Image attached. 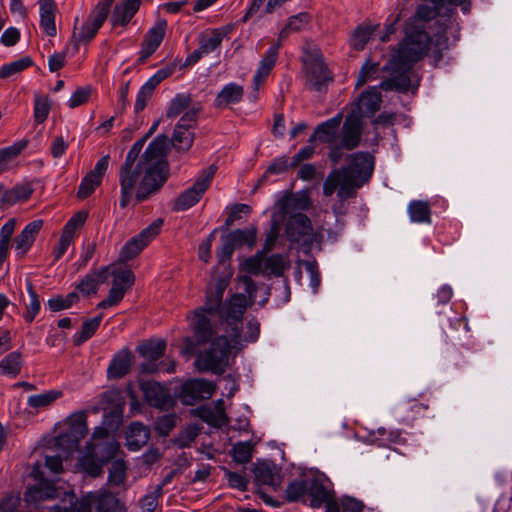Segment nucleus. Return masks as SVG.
Listing matches in <instances>:
<instances>
[{
	"label": "nucleus",
	"mask_w": 512,
	"mask_h": 512,
	"mask_svg": "<svg viewBox=\"0 0 512 512\" xmlns=\"http://www.w3.org/2000/svg\"><path fill=\"white\" fill-rule=\"evenodd\" d=\"M146 141L147 138L144 136L132 145L120 168V206L122 208L129 204L133 195L137 201L146 200L159 191L168 178V165L165 161L167 136L158 135L137 160Z\"/></svg>",
	"instance_id": "f257e3e1"
},
{
	"label": "nucleus",
	"mask_w": 512,
	"mask_h": 512,
	"mask_svg": "<svg viewBox=\"0 0 512 512\" xmlns=\"http://www.w3.org/2000/svg\"><path fill=\"white\" fill-rule=\"evenodd\" d=\"M146 141L147 138L144 136L132 145L120 168V206L122 208L129 204L133 195L137 201L146 200L159 191L168 178V165L165 161L167 136L158 135L137 160Z\"/></svg>",
	"instance_id": "f03ea898"
},
{
	"label": "nucleus",
	"mask_w": 512,
	"mask_h": 512,
	"mask_svg": "<svg viewBox=\"0 0 512 512\" xmlns=\"http://www.w3.org/2000/svg\"><path fill=\"white\" fill-rule=\"evenodd\" d=\"M448 39L440 34L432 41L423 29L407 28L405 38L400 42L398 50L392 55L386 70L392 71V76L383 80L380 88L383 90L407 91L410 85L408 71L413 64L432 49L434 59L442 58L441 51L447 48Z\"/></svg>",
	"instance_id": "7ed1b4c3"
},
{
	"label": "nucleus",
	"mask_w": 512,
	"mask_h": 512,
	"mask_svg": "<svg viewBox=\"0 0 512 512\" xmlns=\"http://www.w3.org/2000/svg\"><path fill=\"white\" fill-rule=\"evenodd\" d=\"M374 159L370 153L360 152L350 156L347 167L332 170L323 183L324 196H331L338 189V195L353 197L372 175Z\"/></svg>",
	"instance_id": "20e7f679"
},
{
	"label": "nucleus",
	"mask_w": 512,
	"mask_h": 512,
	"mask_svg": "<svg viewBox=\"0 0 512 512\" xmlns=\"http://www.w3.org/2000/svg\"><path fill=\"white\" fill-rule=\"evenodd\" d=\"M65 499L70 504L69 508L54 506L50 512H91L92 505H95L96 512H125L115 495L105 490L88 493L81 500L74 493H65Z\"/></svg>",
	"instance_id": "39448f33"
},
{
	"label": "nucleus",
	"mask_w": 512,
	"mask_h": 512,
	"mask_svg": "<svg viewBox=\"0 0 512 512\" xmlns=\"http://www.w3.org/2000/svg\"><path fill=\"white\" fill-rule=\"evenodd\" d=\"M233 350L236 348L227 335L217 337L210 349L197 356L195 365L199 371L221 374L228 366L229 356Z\"/></svg>",
	"instance_id": "423d86ee"
},
{
	"label": "nucleus",
	"mask_w": 512,
	"mask_h": 512,
	"mask_svg": "<svg viewBox=\"0 0 512 512\" xmlns=\"http://www.w3.org/2000/svg\"><path fill=\"white\" fill-rule=\"evenodd\" d=\"M86 413L79 411L72 413L63 422L66 431L56 437V444L68 452H75L78 449L79 441L87 434Z\"/></svg>",
	"instance_id": "0eeeda50"
},
{
	"label": "nucleus",
	"mask_w": 512,
	"mask_h": 512,
	"mask_svg": "<svg viewBox=\"0 0 512 512\" xmlns=\"http://www.w3.org/2000/svg\"><path fill=\"white\" fill-rule=\"evenodd\" d=\"M215 173L216 167L213 165L204 170L195 183L175 199L173 210L185 211L196 205L209 188Z\"/></svg>",
	"instance_id": "6e6552de"
},
{
	"label": "nucleus",
	"mask_w": 512,
	"mask_h": 512,
	"mask_svg": "<svg viewBox=\"0 0 512 512\" xmlns=\"http://www.w3.org/2000/svg\"><path fill=\"white\" fill-rule=\"evenodd\" d=\"M162 219H156L138 235L130 239L120 251V259L128 261L137 256L161 231Z\"/></svg>",
	"instance_id": "1a4fd4ad"
},
{
	"label": "nucleus",
	"mask_w": 512,
	"mask_h": 512,
	"mask_svg": "<svg viewBox=\"0 0 512 512\" xmlns=\"http://www.w3.org/2000/svg\"><path fill=\"white\" fill-rule=\"evenodd\" d=\"M166 349V342L163 340L147 341L137 347L138 353L145 359L141 364L140 370L143 373H156L162 370L172 372L174 365L164 369L158 360L164 355Z\"/></svg>",
	"instance_id": "9d476101"
},
{
	"label": "nucleus",
	"mask_w": 512,
	"mask_h": 512,
	"mask_svg": "<svg viewBox=\"0 0 512 512\" xmlns=\"http://www.w3.org/2000/svg\"><path fill=\"white\" fill-rule=\"evenodd\" d=\"M198 111V108L189 109L178 121L172 137V144L176 149L187 151L191 148L194 141L192 128L196 125Z\"/></svg>",
	"instance_id": "9b49d317"
},
{
	"label": "nucleus",
	"mask_w": 512,
	"mask_h": 512,
	"mask_svg": "<svg viewBox=\"0 0 512 512\" xmlns=\"http://www.w3.org/2000/svg\"><path fill=\"white\" fill-rule=\"evenodd\" d=\"M252 303L245 294L236 293L225 303L221 311V318L225 325L227 335L232 327L242 325L243 315Z\"/></svg>",
	"instance_id": "f8f14e48"
},
{
	"label": "nucleus",
	"mask_w": 512,
	"mask_h": 512,
	"mask_svg": "<svg viewBox=\"0 0 512 512\" xmlns=\"http://www.w3.org/2000/svg\"><path fill=\"white\" fill-rule=\"evenodd\" d=\"M304 64L309 86L316 91H321L331 80L322 56L315 50L312 54L305 56Z\"/></svg>",
	"instance_id": "ddd939ff"
},
{
	"label": "nucleus",
	"mask_w": 512,
	"mask_h": 512,
	"mask_svg": "<svg viewBox=\"0 0 512 512\" xmlns=\"http://www.w3.org/2000/svg\"><path fill=\"white\" fill-rule=\"evenodd\" d=\"M142 0H120L118 1L111 12L110 24L112 28H125L128 26L132 18L138 12Z\"/></svg>",
	"instance_id": "4468645a"
},
{
	"label": "nucleus",
	"mask_w": 512,
	"mask_h": 512,
	"mask_svg": "<svg viewBox=\"0 0 512 512\" xmlns=\"http://www.w3.org/2000/svg\"><path fill=\"white\" fill-rule=\"evenodd\" d=\"M382 95L378 87H368L356 102V110L352 114L361 117H372L380 108Z\"/></svg>",
	"instance_id": "2eb2a0df"
},
{
	"label": "nucleus",
	"mask_w": 512,
	"mask_h": 512,
	"mask_svg": "<svg viewBox=\"0 0 512 512\" xmlns=\"http://www.w3.org/2000/svg\"><path fill=\"white\" fill-rule=\"evenodd\" d=\"M215 391L212 382L203 379H192L182 385V398L187 404H193L199 399L210 398Z\"/></svg>",
	"instance_id": "dca6fc26"
},
{
	"label": "nucleus",
	"mask_w": 512,
	"mask_h": 512,
	"mask_svg": "<svg viewBox=\"0 0 512 512\" xmlns=\"http://www.w3.org/2000/svg\"><path fill=\"white\" fill-rule=\"evenodd\" d=\"M308 501L312 508H319L325 501L333 496V489L328 479L323 476H315L308 479Z\"/></svg>",
	"instance_id": "f3484780"
},
{
	"label": "nucleus",
	"mask_w": 512,
	"mask_h": 512,
	"mask_svg": "<svg viewBox=\"0 0 512 512\" xmlns=\"http://www.w3.org/2000/svg\"><path fill=\"white\" fill-rule=\"evenodd\" d=\"M167 29L166 20H158L146 33L139 51L140 60L151 56L162 43Z\"/></svg>",
	"instance_id": "a211bd4d"
},
{
	"label": "nucleus",
	"mask_w": 512,
	"mask_h": 512,
	"mask_svg": "<svg viewBox=\"0 0 512 512\" xmlns=\"http://www.w3.org/2000/svg\"><path fill=\"white\" fill-rule=\"evenodd\" d=\"M43 221L40 219L29 222L16 236L14 249L19 257H23L32 247L37 235L42 229Z\"/></svg>",
	"instance_id": "6ab92c4d"
},
{
	"label": "nucleus",
	"mask_w": 512,
	"mask_h": 512,
	"mask_svg": "<svg viewBox=\"0 0 512 512\" xmlns=\"http://www.w3.org/2000/svg\"><path fill=\"white\" fill-rule=\"evenodd\" d=\"M427 409V404L419 403L416 400H404L396 405L394 413L400 423L412 425L416 419L425 414Z\"/></svg>",
	"instance_id": "aec40b11"
},
{
	"label": "nucleus",
	"mask_w": 512,
	"mask_h": 512,
	"mask_svg": "<svg viewBox=\"0 0 512 512\" xmlns=\"http://www.w3.org/2000/svg\"><path fill=\"white\" fill-rule=\"evenodd\" d=\"M312 231L313 228L310 219L302 213L293 214L286 224V235L294 242H298L305 237H310Z\"/></svg>",
	"instance_id": "412c9836"
},
{
	"label": "nucleus",
	"mask_w": 512,
	"mask_h": 512,
	"mask_svg": "<svg viewBox=\"0 0 512 512\" xmlns=\"http://www.w3.org/2000/svg\"><path fill=\"white\" fill-rule=\"evenodd\" d=\"M362 134V121L356 114L346 117L342 129V146L352 150L358 146Z\"/></svg>",
	"instance_id": "4be33fe9"
},
{
	"label": "nucleus",
	"mask_w": 512,
	"mask_h": 512,
	"mask_svg": "<svg viewBox=\"0 0 512 512\" xmlns=\"http://www.w3.org/2000/svg\"><path fill=\"white\" fill-rule=\"evenodd\" d=\"M260 334V325L257 320L251 319L246 326V333L242 334L241 325L232 327V331L227 335L233 343L236 351L242 349L247 343L255 342Z\"/></svg>",
	"instance_id": "5701e85b"
},
{
	"label": "nucleus",
	"mask_w": 512,
	"mask_h": 512,
	"mask_svg": "<svg viewBox=\"0 0 512 512\" xmlns=\"http://www.w3.org/2000/svg\"><path fill=\"white\" fill-rule=\"evenodd\" d=\"M140 389L146 401L157 408H163L169 401L168 391L158 382L140 381Z\"/></svg>",
	"instance_id": "b1692460"
},
{
	"label": "nucleus",
	"mask_w": 512,
	"mask_h": 512,
	"mask_svg": "<svg viewBox=\"0 0 512 512\" xmlns=\"http://www.w3.org/2000/svg\"><path fill=\"white\" fill-rule=\"evenodd\" d=\"M40 28L50 37L57 34L55 23L57 4L54 0H39Z\"/></svg>",
	"instance_id": "393cba45"
},
{
	"label": "nucleus",
	"mask_w": 512,
	"mask_h": 512,
	"mask_svg": "<svg viewBox=\"0 0 512 512\" xmlns=\"http://www.w3.org/2000/svg\"><path fill=\"white\" fill-rule=\"evenodd\" d=\"M280 46V42L272 45L261 59L259 67L253 76V84L255 90L259 89V86L265 81L266 77L274 67L278 58V51Z\"/></svg>",
	"instance_id": "a878e982"
},
{
	"label": "nucleus",
	"mask_w": 512,
	"mask_h": 512,
	"mask_svg": "<svg viewBox=\"0 0 512 512\" xmlns=\"http://www.w3.org/2000/svg\"><path fill=\"white\" fill-rule=\"evenodd\" d=\"M229 31L230 29L228 27H220L201 32L198 38L201 51L208 55L218 49L223 39L227 37Z\"/></svg>",
	"instance_id": "bb28decb"
},
{
	"label": "nucleus",
	"mask_w": 512,
	"mask_h": 512,
	"mask_svg": "<svg viewBox=\"0 0 512 512\" xmlns=\"http://www.w3.org/2000/svg\"><path fill=\"white\" fill-rule=\"evenodd\" d=\"M133 355L128 349L118 352L111 360L107 374L109 378L119 379L125 376L131 368Z\"/></svg>",
	"instance_id": "cd10ccee"
},
{
	"label": "nucleus",
	"mask_w": 512,
	"mask_h": 512,
	"mask_svg": "<svg viewBox=\"0 0 512 512\" xmlns=\"http://www.w3.org/2000/svg\"><path fill=\"white\" fill-rule=\"evenodd\" d=\"M150 431L142 423L133 422L126 431V445L131 451H138L149 440Z\"/></svg>",
	"instance_id": "c85d7f7f"
},
{
	"label": "nucleus",
	"mask_w": 512,
	"mask_h": 512,
	"mask_svg": "<svg viewBox=\"0 0 512 512\" xmlns=\"http://www.w3.org/2000/svg\"><path fill=\"white\" fill-rule=\"evenodd\" d=\"M243 94V86L233 82L228 83L217 94L214 105L216 108H225L229 105L237 104L241 101Z\"/></svg>",
	"instance_id": "c756f323"
},
{
	"label": "nucleus",
	"mask_w": 512,
	"mask_h": 512,
	"mask_svg": "<svg viewBox=\"0 0 512 512\" xmlns=\"http://www.w3.org/2000/svg\"><path fill=\"white\" fill-rule=\"evenodd\" d=\"M205 307L196 309L190 319L191 327L200 341L207 340L211 335L210 319L207 314H210Z\"/></svg>",
	"instance_id": "7c9ffc66"
},
{
	"label": "nucleus",
	"mask_w": 512,
	"mask_h": 512,
	"mask_svg": "<svg viewBox=\"0 0 512 512\" xmlns=\"http://www.w3.org/2000/svg\"><path fill=\"white\" fill-rule=\"evenodd\" d=\"M63 396V392L57 389H51L39 394L30 395L27 398V405L35 411H40L52 406Z\"/></svg>",
	"instance_id": "2f4dec72"
},
{
	"label": "nucleus",
	"mask_w": 512,
	"mask_h": 512,
	"mask_svg": "<svg viewBox=\"0 0 512 512\" xmlns=\"http://www.w3.org/2000/svg\"><path fill=\"white\" fill-rule=\"evenodd\" d=\"M341 123V117L336 116L321 123L311 135L309 142H313L318 138L321 142L332 143L335 140L337 130Z\"/></svg>",
	"instance_id": "473e14b6"
},
{
	"label": "nucleus",
	"mask_w": 512,
	"mask_h": 512,
	"mask_svg": "<svg viewBox=\"0 0 512 512\" xmlns=\"http://www.w3.org/2000/svg\"><path fill=\"white\" fill-rule=\"evenodd\" d=\"M310 15L302 12L288 18L285 26L280 30L278 42L282 43L291 33L300 32L305 29L310 22Z\"/></svg>",
	"instance_id": "72a5a7b5"
},
{
	"label": "nucleus",
	"mask_w": 512,
	"mask_h": 512,
	"mask_svg": "<svg viewBox=\"0 0 512 512\" xmlns=\"http://www.w3.org/2000/svg\"><path fill=\"white\" fill-rule=\"evenodd\" d=\"M55 497H57V491L54 485L47 482L29 487L25 492V500L28 503H36L37 501L53 499Z\"/></svg>",
	"instance_id": "f704fd0d"
},
{
	"label": "nucleus",
	"mask_w": 512,
	"mask_h": 512,
	"mask_svg": "<svg viewBox=\"0 0 512 512\" xmlns=\"http://www.w3.org/2000/svg\"><path fill=\"white\" fill-rule=\"evenodd\" d=\"M109 267L103 268L101 271L87 274L77 285V289L86 295L96 293L100 284L107 279V271Z\"/></svg>",
	"instance_id": "c9c22d12"
},
{
	"label": "nucleus",
	"mask_w": 512,
	"mask_h": 512,
	"mask_svg": "<svg viewBox=\"0 0 512 512\" xmlns=\"http://www.w3.org/2000/svg\"><path fill=\"white\" fill-rule=\"evenodd\" d=\"M22 355L17 352H11L0 361V375L8 378H15L21 372Z\"/></svg>",
	"instance_id": "e433bc0d"
},
{
	"label": "nucleus",
	"mask_w": 512,
	"mask_h": 512,
	"mask_svg": "<svg viewBox=\"0 0 512 512\" xmlns=\"http://www.w3.org/2000/svg\"><path fill=\"white\" fill-rule=\"evenodd\" d=\"M379 25L363 24L359 25L350 37V44L355 50H363L371 36Z\"/></svg>",
	"instance_id": "4c0bfd02"
},
{
	"label": "nucleus",
	"mask_w": 512,
	"mask_h": 512,
	"mask_svg": "<svg viewBox=\"0 0 512 512\" xmlns=\"http://www.w3.org/2000/svg\"><path fill=\"white\" fill-rule=\"evenodd\" d=\"M31 194L32 189L29 185H16L2 194L1 201L4 205H14L26 201Z\"/></svg>",
	"instance_id": "58836bf2"
},
{
	"label": "nucleus",
	"mask_w": 512,
	"mask_h": 512,
	"mask_svg": "<svg viewBox=\"0 0 512 512\" xmlns=\"http://www.w3.org/2000/svg\"><path fill=\"white\" fill-rule=\"evenodd\" d=\"M230 241L234 243L236 247L246 245L253 247L257 239V228L251 226L246 229H235L228 233Z\"/></svg>",
	"instance_id": "ea45409f"
},
{
	"label": "nucleus",
	"mask_w": 512,
	"mask_h": 512,
	"mask_svg": "<svg viewBox=\"0 0 512 512\" xmlns=\"http://www.w3.org/2000/svg\"><path fill=\"white\" fill-rule=\"evenodd\" d=\"M113 276L112 286L121 289L124 293L134 284L135 277L131 270L122 267H111Z\"/></svg>",
	"instance_id": "a19ab883"
},
{
	"label": "nucleus",
	"mask_w": 512,
	"mask_h": 512,
	"mask_svg": "<svg viewBox=\"0 0 512 512\" xmlns=\"http://www.w3.org/2000/svg\"><path fill=\"white\" fill-rule=\"evenodd\" d=\"M408 213L412 222L427 224L431 222V211L427 202H410L408 205Z\"/></svg>",
	"instance_id": "79ce46f5"
},
{
	"label": "nucleus",
	"mask_w": 512,
	"mask_h": 512,
	"mask_svg": "<svg viewBox=\"0 0 512 512\" xmlns=\"http://www.w3.org/2000/svg\"><path fill=\"white\" fill-rule=\"evenodd\" d=\"M191 97L185 93H179L174 96L170 101L166 115L168 118H176L182 112H186L193 107H190Z\"/></svg>",
	"instance_id": "37998d69"
},
{
	"label": "nucleus",
	"mask_w": 512,
	"mask_h": 512,
	"mask_svg": "<svg viewBox=\"0 0 512 512\" xmlns=\"http://www.w3.org/2000/svg\"><path fill=\"white\" fill-rule=\"evenodd\" d=\"M308 479H298L294 480L286 488V497L289 501L295 502L299 500H304L305 497L308 498Z\"/></svg>",
	"instance_id": "c03bdc74"
},
{
	"label": "nucleus",
	"mask_w": 512,
	"mask_h": 512,
	"mask_svg": "<svg viewBox=\"0 0 512 512\" xmlns=\"http://www.w3.org/2000/svg\"><path fill=\"white\" fill-rule=\"evenodd\" d=\"M287 268L285 259L278 254L264 257V275L280 277Z\"/></svg>",
	"instance_id": "a18cd8bd"
},
{
	"label": "nucleus",
	"mask_w": 512,
	"mask_h": 512,
	"mask_svg": "<svg viewBox=\"0 0 512 512\" xmlns=\"http://www.w3.org/2000/svg\"><path fill=\"white\" fill-rule=\"evenodd\" d=\"M102 318V315H98L94 318L87 319L86 321H84L81 331L76 333L73 337L74 343L76 345H80L86 342L89 338H91L98 329V327L100 326Z\"/></svg>",
	"instance_id": "49530a36"
},
{
	"label": "nucleus",
	"mask_w": 512,
	"mask_h": 512,
	"mask_svg": "<svg viewBox=\"0 0 512 512\" xmlns=\"http://www.w3.org/2000/svg\"><path fill=\"white\" fill-rule=\"evenodd\" d=\"M114 0H101L92 9L88 16V20L102 27L108 15L111 12Z\"/></svg>",
	"instance_id": "de8ad7c7"
},
{
	"label": "nucleus",
	"mask_w": 512,
	"mask_h": 512,
	"mask_svg": "<svg viewBox=\"0 0 512 512\" xmlns=\"http://www.w3.org/2000/svg\"><path fill=\"white\" fill-rule=\"evenodd\" d=\"M100 28V26L96 25L95 23L87 19V21L83 23V25L79 28L78 32L74 31L73 36L76 43H88L95 37ZM75 30H77L76 27Z\"/></svg>",
	"instance_id": "09e8293b"
},
{
	"label": "nucleus",
	"mask_w": 512,
	"mask_h": 512,
	"mask_svg": "<svg viewBox=\"0 0 512 512\" xmlns=\"http://www.w3.org/2000/svg\"><path fill=\"white\" fill-rule=\"evenodd\" d=\"M78 301V295L75 292H71L66 296H55L48 300L47 304L52 312H58L61 310L69 309L74 303Z\"/></svg>",
	"instance_id": "8fccbe9b"
},
{
	"label": "nucleus",
	"mask_w": 512,
	"mask_h": 512,
	"mask_svg": "<svg viewBox=\"0 0 512 512\" xmlns=\"http://www.w3.org/2000/svg\"><path fill=\"white\" fill-rule=\"evenodd\" d=\"M252 444L250 442H238L233 445L231 454L238 464H246L252 459Z\"/></svg>",
	"instance_id": "3c124183"
},
{
	"label": "nucleus",
	"mask_w": 512,
	"mask_h": 512,
	"mask_svg": "<svg viewBox=\"0 0 512 512\" xmlns=\"http://www.w3.org/2000/svg\"><path fill=\"white\" fill-rule=\"evenodd\" d=\"M27 291L29 295V304L27 305L24 318L26 322L31 323L39 313L41 304L31 282H27Z\"/></svg>",
	"instance_id": "603ef678"
},
{
	"label": "nucleus",
	"mask_w": 512,
	"mask_h": 512,
	"mask_svg": "<svg viewBox=\"0 0 512 512\" xmlns=\"http://www.w3.org/2000/svg\"><path fill=\"white\" fill-rule=\"evenodd\" d=\"M55 447L57 448L58 454L55 456H46L45 457V465L46 467L53 473L58 474L62 472V462L64 459H67L73 452H68L65 447L60 448L56 443Z\"/></svg>",
	"instance_id": "864d4df0"
},
{
	"label": "nucleus",
	"mask_w": 512,
	"mask_h": 512,
	"mask_svg": "<svg viewBox=\"0 0 512 512\" xmlns=\"http://www.w3.org/2000/svg\"><path fill=\"white\" fill-rule=\"evenodd\" d=\"M103 462L96 460L92 455L80 458L78 468L86 474L96 477L102 473Z\"/></svg>",
	"instance_id": "5fc2aeb1"
},
{
	"label": "nucleus",
	"mask_w": 512,
	"mask_h": 512,
	"mask_svg": "<svg viewBox=\"0 0 512 512\" xmlns=\"http://www.w3.org/2000/svg\"><path fill=\"white\" fill-rule=\"evenodd\" d=\"M32 65L30 57H23L6 65H3L0 69V76L6 78L12 76L18 72H21Z\"/></svg>",
	"instance_id": "6e6d98bb"
},
{
	"label": "nucleus",
	"mask_w": 512,
	"mask_h": 512,
	"mask_svg": "<svg viewBox=\"0 0 512 512\" xmlns=\"http://www.w3.org/2000/svg\"><path fill=\"white\" fill-rule=\"evenodd\" d=\"M241 270L252 275H264V256L263 254H256L246 259L241 264Z\"/></svg>",
	"instance_id": "4d7b16f0"
},
{
	"label": "nucleus",
	"mask_w": 512,
	"mask_h": 512,
	"mask_svg": "<svg viewBox=\"0 0 512 512\" xmlns=\"http://www.w3.org/2000/svg\"><path fill=\"white\" fill-rule=\"evenodd\" d=\"M311 205V201L307 193H297L286 200L285 207L291 210H308Z\"/></svg>",
	"instance_id": "13d9d810"
},
{
	"label": "nucleus",
	"mask_w": 512,
	"mask_h": 512,
	"mask_svg": "<svg viewBox=\"0 0 512 512\" xmlns=\"http://www.w3.org/2000/svg\"><path fill=\"white\" fill-rule=\"evenodd\" d=\"M179 61H174L171 64L157 70L145 83L153 89L156 88L163 80L168 78L175 71Z\"/></svg>",
	"instance_id": "bf43d9fd"
},
{
	"label": "nucleus",
	"mask_w": 512,
	"mask_h": 512,
	"mask_svg": "<svg viewBox=\"0 0 512 512\" xmlns=\"http://www.w3.org/2000/svg\"><path fill=\"white\" fill-rule=\"evenodd\" d=\"M101 184V181L97 179L93 174H87L81 181L77 196L79 198H87L90 196L96 187Z\"/></svg>",
	"instance_id": "052dcab7"
},
{
	"label": "nucleus",
	"mask_w": 512,
	"mask_h": 512,
	"mask_svg": "<svg viewBox=\"0 0 512 512\" xmlns=\"http://www.w3.org/2000/svg\"><path fill=\"white\" fill-rule=\"evenodd\" d=\"M50 112V101L47 97L37 96L34 105V118L37 123H43Z\"/></svg>",
	"instance_id": "680f3d73"
},
{
	"label": "nucleus",
	"mask_w": 512,
	"mask_h": 512,
	"mask_svg": "<svg viewBox=\"0 0 512 512\" xmlns=\"http://www.w3.org/2000/svg\"><path fill=\"white\" fill-rule=\"evenodd\" d=\"M378 71V63H373L370 60H367L358 75L356 86L360 87L364 85L366 82L376 79V73Z\"/></svg>",
	"instance_id": "e2e57ef3"
},
{
	"label": "nucleus",
	"mask_w": 512,
	"mask_h": 512,
	"mask_svg": "<svg viewBox=\"0 0 512 512\" xmlns=\"http://www.w3.org/2000/svg\"><path fill=\"white\" fill-rule=\"evenodd\" d=\"M16 227V219H9L0 230V250L6 252Z\"/></svg>",
	"instance_id": "0e129e2a"
},
{
	"label": "nucleus",
	"mask_w": 512,
	"mask_h": 512,
	"mask_svg": "<svg viewBox=\"0 0 512 512\" xmlns=\"http://www.w3.org/2000/svg\"><path fill=\"white\" fill-rule=\"evenodd\" d=\"M176 425L175 415L166 414L157 419L155 422V430L161 436H167Z\"/></svg>",
	"instance_id": "69168bd1"
},
{
	"label": "nucleus",
	"mask_w": 512,
	"mask_h": 512,
	"mask_svg": "<svg viewBox=\"0 0 512 512\" xmlns=\"http://www.w3.org/2000/svg\"><path fill=\"white\" fill-rule=\"evenodd\" d=\"M87 219L86 212H78L64 226L62 233L74 238L75 232L84 225Z\"/></svg>",
	"instance_id": "338daca9"
},
{
	"label": "nucleus",
	"mask_w": 512,
	"mask_h": 512,
	"mask_svg": "<svg viewBox=\"0 0 512 512\" xmlns=\"http://www.w3.org/2000/svg\"><path fill=\"white\" fill-rule=\"evenodd\" d=\"M153 92L154 89L150 87L148 84L144 83V85L141 86L137 93L134 106L136 112H140L146 107V104L152 97Z\"/></svg>",
	"instance_id": "774afa93"
}]
</instances>
